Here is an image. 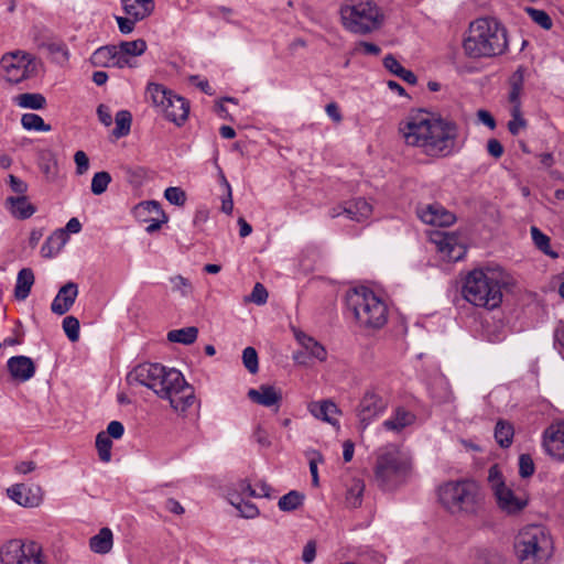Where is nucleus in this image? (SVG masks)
<instances>
[{
	"label": "nucleus",
	"instance_id": "nucleus-52",
	"mask_svg": "<svg viewBox=\"0 0 564 564\" xmlns=\"http://www.w3.org/2000/svg\"><path fill=\"white\" fill-rule=\"evenodd\" d=\"M63 329L70 341H77L79 338V321L74 316H66L63 319Z\"/></svg>",
	"mask_w": 564,
	"mask_h": 564
},
{
	"label": "nucleus",
	"instance_id": "nucleus-24",
	"mask_svg": "<svg viewBox=\"0 0 564 564\" xmlns=\"http://www.w3.org/2000/svg\"><path fill=\"white\" fill-rule=\"evenodd\" d=\"M7 366L12 378L22 382L30 380L35 373V365L26 356L9 358Z\"/></svg>",
	"mask_w": 564,
	"mask_h": 564
},
{
	"label": "nucleus",
	"instance_id": "nucleus-27",
	"mask_svg": "<svg viewBox=\"0 0 564 564\" xmlns=\"http://www.w3.org/2000/svg\"><path fill=\"white\" fill-rule=\"evenodd\" d=\"M123 12L134 18V20H144L154 10V0H121Z\"/></svg>",
	"mask_w": 564,
	"mask_h": 564
},
{
	"label": "nucleus",
	"instance_id": "nucleus-13",
	"mask_svg": "<svg viewBox=\"0 0 564 564\" xmlns=\"http://www.w3.org/2000/svg\"><path fill=\"white\" fill-rule=\"evenodd\" d=\"M524 69L518 67L510 77L509 102L511 104V120L508 122V130L512 135H518L521 130L525 129L528 121L522 116L520 96L523 89Z\"/></svg>",
	"mask_w": 564,
	"mask_h": 564
},
{
	"label": "nucleus",
	"instance_id": "nucleus-37",
	"mask_svg": "<svg viewBox=\"0 0 564 564\" xmlns=\"http://www.w3.org/2000/svg\"><path fill=\"white\" fill-rule=\"evenodd\" d=\"M19 107L25 109L39 110L46 106V99L39 93H24L15 97Z\"/></svg>",
	"mask_w": 564,
	"mask_h": 564
},
{
	"label": "nucleus",
	"instance_id": "nucleus-39",
	"mask_svg": "<svg viewBox=\"0 0 564 564\" xmlns=\"http://www.w3.org/2000/svg\"><path fill=\"white\" fill-rule=\"evenodd\" d=\"M198 335V329L194 326L174 329L167 333V339L172 343H181L184 345L193 344Z\"/></svg>",
	"mask_w": 564,
	"mask_h": 564
},
{
	"label": "nucleus",
	"instance_id": "nucleus-18",
	"mask_svg": "<svg viewBox=\"0 0 564 564\" xmlns=\"http://www.w3.org/2000/svg\"><path fill=\"white\" fill-rule=\"evenodd\" d=\"M416 213L423 223L432 226L447 227L456 220L455 215L438 203L420 206Z\"/></svg>",
	"mask_w": 564,
	"mask_h": 564
},
{
	"label": "nucleus",
	"instance_id": "nucleus-10",
	"mask_svg": "<svg viewBox=\"0 0 564 564\" xmlns=\"http://www.w3.org/2000/svg\"><path fill=\"white\" fill-rule=\"evenodd\" d=\"M145 95L169 121L180 127L187 120L189 102L184 97L155 83L148 85Z\"/></svg>",
	"mask_w": 564,
	"mask_h": 564
},
{
	"label": "nucleus",
	"instance_id": "nucleus-28",
	"mask_svg": "<svg viewBox=\"0 0 564 564\" xmlns=\"http://www.w3.org/2000/svg\"><path fill=\"white\" fill-rule=\"evenodd\" d=\"M416 420L415 414L404 408H398L393 415L388 420L383 421L382 426L387 431L400 433L406 426L412 425Z\"/></svg>",
	"mask_w": 564,
	"mask_h": 564
},
{
	"label": "nucleus",
	"instance_id": "nucleus-44",
	"mask_svg": "<svg viewBox=\"0 0 564 564\" xmlns=\"http://www.w3.org/2000/svg\"><path fill=\"white\" fill-rule=\"evenodd\" d=\"M365 484L361 480H354L346 492V502L351 508H357L361 505Z\"/></svg>",
	"mask_w": 564,
	"mask_h": 564
},
{
	"label": "nucleus",
	"instance_id": "nucleus-16",
	"mask_svg": "<svg viewBox=\"0 0 564 564\" xmlns=\"http://www.w3.org/2000/svg\"><path fill=\"white\" fill-rule=\"evenodd\" d=\"M90 63L96 67H131L130 57L120 51L117 45H107L97 48L90 56Z\"/></svg>",
	"mask_w": 564,
	"mask_h": 564
},
{
	"label": "nucleus",
	"instance_id": "nucleus-25",
	"mask_svg": "<svg viewBox=\"0 0 564 564\" xmlns=\"http://www.w3.org/2000/svg\"><path fill=\"white\" fill-rule=\"evenodd\" d=\"M308 411L314 417L318 420L327 422L332 425L338 424L336 415L340 413V410L336 403L329 399L311 402L308 404Z\"/></svg>",
	"mask_w": 564,
	"mask_h": 564
},
{
	"label": "nucleus",
	"instance_id": "nucleus-36",
	"mask_svg": "<svg viewBox=\"0 0 564 564\" xmlns=\"http://www.w3.org/2000/svg\"><path fill=\"white\" fill-rule=\"evenodd\" d=\"M304 499L305 496L302 492L291 490L279 499L278 507L283 512H292L303 506Z\"/></svg>",
	"mask_w": 564,
	"mask_h": 564
},
{
	"label": "nucleus",
	"instance_id": "nucleus-1",
	"mask_svg": "<svg viewBox=\"0 0 564 564\" xmlns=\"http://www.w3.org/2000/svg\"><path fill=\"white\" fill-rule=\"evenodd\" d=\"M399 132L406 145L415 147L432 158H445L454 153L458 129L455 122L419 109L399 124Z\"/></svg>",
	"mask_w": 564,
	"mask_h": 564
},
{
	"label": "nucleus",
	"instance_id": "nucleus-57",
	"mask_svg": "<svg viewBox=\"0 0 564 564\" xmlns=\"http://www.w3.org/2000/svg\"><path fill=\"white\" fill-rule=\"evenodd\" d=\"M74 161L76 164V173L78 175L85 174L89 169V159L87 154L79 150L74 154Z\"/></svg>",
	"mask_w": 564,
	"mask_h": 564
},
{
	"label": "nucleus",
	"instance_id": "nucleus-38",
	"mask_svg": "<svg viewBox=\"0 0 564 564\" xmlns=\"http://www.w3.org/2000/svg\"><path fill=\"white\" fill-rule=\"evenodd\" d=\"M229 502L234 506L240 513L241 517L246 519H253L259 516V509L257 506L250 501L243 500V498H239V495H230Z\"/></svg>",
	"mask_w": 564,
	"mask_h": 564
},
{
	"label": "nucleus",
	"instance_id": "nucleus-40",
	"mask_svg": "<svg viewBox=\"0 0 564 564\" xmlns=\"http://www.w3.org/2000/svg\"><path fill=\"white\" fill-rule=\"evenodd\" d=\"M42 45L48 51L56 63L63 64L68 61L69 51L64 42L48 41Z\"/></svg>",
	"mask_w": 564,
	"mask_h": 564
},
{
	"label": "nucleus",
	"instance_id": "nucleus-26",
	"mask_svg": "<svg viewBox=\"0 0 564 564\" xmlns=\"http://www.w3.org/2000/svg\"><path fill=\"white\" fill-rule=\"evenodd\" d=\"M249 399L263 406H272L279 404L282 400V393L272 386L262 384L259 389H250L248 391Z\"/></svg>",
	"mask_w": 564,
	"mask_h": 564
},
{
	"label": "nucleus",
	"instance_id": "nucleus-4",
	"mask_svg": "<svg viewBox=\"0 0 564 564\" xmlns=\"http://www.w3.org/2000/svg\"><path fill=\"white\" fill-rule=\"evenodd\" d=\"M506 284L507 276L501 269H475L466 275L462 293L474 306L495 310L502 302V288Z\"/></svg>",
	"mask_w": 564,
	"mask_h": 564
},
{
	"label": "nucleus",
	"instance_id": "nucleus-34",
	"mask_svg": "<svg viewBox=\"0 0 564 564\" xmlns=\"http://www.w3.org/2000/svg\"><path fill=\"white\" fill-rule=\"evenodd\" d=\"M383 66L393 75L398 76L410 85L416 84V76L413 72L405 69L392 54H388L383 58Z\"/></svg>",
	"mask_w": 564,
	"mask_h": 564
},
{
	"label": "nucleus",
	"instance_id": "nucleus-47",
	"mask_svg": "<svg viewBox=\"0 0 564 564\" xmlns=\"http://www.w3.org/2000/svg\"><path fill=\"white\" fill-rule=\"evenodd\" d=\"M111 183V175L106 171H100L94 174L91 178V193L94 195L104 194L109 184Z\"/></svg>",
	"mask_w": 564,
	"mask_h": 564
},
{
	"label": "nucleus",
	"instance_id": "nucleus-29",
	"mask_svg": "<svg viewBox=\"0 0 564 564\" xmlns=\"http://www.w3.org/2000/svg\"><path fill=\"white\" fill-rule=\"evenodd\" d=\"M6 205L11 214L19 219L30 218L36 210L24 195L18 197H8L6 199Z\"/></svg>",
	"mask_w": 564,
	"mask_h": 564
},
{
	"label": "nucleus",
	"instance_id": "nucleus-11",
	"mask_svg": "<svg viewBox=\"0 0 564 564\" xmlns=\"http://www.w3.org/2000/svg\"><path fill=\"white\" fill-rule=\"evenodd\" d=\"M488 481L498 507L507 514H517L528 506L527 494L508 486L497 466L490 467Z\"/></svg>",
	"mask_w": 564,
	"mask_h": 564
},
{
	"label": "nucleus",
	"instance_id": "nucleus-43",
	"mask_svg": "<svg viewBox=\"0 0 564 564\" xmlns=\"http://www.w3.org/2000/svg\"><path fill=\"white\" fill-rule=\"evenodd\" d=\"M131 121L132 116L128 110L118 111L115 118L116 128L113 129L112 134L118 139L129 134Z\"/></svg>",
	"mask_w": 564,
	"mask_h": 564
},
{
	"label": "nucleus",
	"instance_id": "nucleus-64",
	"mask_svg": "<svg viewBox=\"0 0 564 564\" xmlns=\"http://www.w3.org/2000/svg\"><path fill=\"white\" fill-rule=\"evenodd\" d=\"M9 185L13 192L21 195L28 189L26 183L12 174L9 175Z\"/></svg>",
	"mask_w": 564,
	"mask_h": 564
},
{
	"label": "nucleus",
	"instance_id": "nucleus-60",
	"mask_svg": "<svg viewBox=\"0 0 564 564\" xmlns=\"http://www.w3.org/2000/svg\"><path fill=\"white\" fill-rule=\"evenodd\" d=\"M252 437L261 447L268 448L271 446L269 433L260 425L253 431Z\"/></svg>",
	"mask_w": 564,
	"mask_h": 564
},
{
	"label": "nucleus",
	"instance_id": "nucleus-49",
	"mask_svg": "<svg viewBox=\"0 0 564 564\" xmlns=\"http://www.w3.org/2000/svg\"><path fill=\"white\" fill-rule=\"evenodd\" d=\"M476 564H507L503 556L490 549H481L477 552Z\"/></svg>",
	"mask_w": 564,
	"mask_h": 564
},
{
	"label": "nucleus",
	"instance_id": "nucleus-19",
	"mask_svg": "<svg viewBox=\"0 0 564 564\" xmlns=\"http://www.w3.org/2000/svg\"><path fill=\"white\" fill-rule=\"evenodd\" d=\"M371 213L372 206L365 198L359 197L332 208L329 215L332 218L345 215L348 219L360 223L368 219Z\"/></svg>",
	"mask_w": 564,
	"mask_h": 564
},
{
	"label": "nucleus",
	"instance_id": "nucleus-6",
	"mask_svg": "<svg viewBox=\"0 0 564 564\" xmlns=\"http://www.w3.org/2000/svg\"><path fill=\"white\" fill-rule=\"evenodd\" d=\"M347 308L357 323L367 328H381L388 319L386 303L367 288L356 289L347 294Z\"/></svg>",
	"mask_w": 564,
	"mask_h": 564
},
{
	"label": "nucleus",
	"instance_id": "nucleus-9",
	"mask_svg": "<svg viewBox=\"0 0 564 564\" xmlns=\"http://www.w3.org/2000/svg\"><path fill=\"white\" fill-rule=\"evenodd\" d=\"M438 499L451 512H475L481 501L478 484L470 479L447 481L438 487Z\"/></svg>",
	"mask_w": 564,
	"mask_h": 564
},
{
	"label": "nucleus",
	"instance_id": "nucleus-20",
	"mask_svg": "<svg viewBox=\"0 0 564 564\" xmlns=\"http://www.w3.org/2000/svg\"><path fill=\"white\" fill-rule=\"evenodd\" d=\"M431 240L436 245L437 250L448 258L451 261H458L464 256L463 246L458 243L456 236L444 231H435L431 236Z\"/></svg>",
	"mask_w": 564,
	"mask_h": 564
},
{
	"label": "nucleus",
	"instance_id": "nucleus-58",
	"mask_svg": "<svg viewBox=\"0 0 564 564\" xmlns=\"http://www.w3.org/2000/svg\"><path fill=\"white\" fill-rule=\"evenodd\" d=\"M249 299L251 302L262 305L268 300V291L261 283H256Z\"/></svg>",
	"mask_w": 564,
	"mask_h": 564
},
{
	"label": "nucleus",
	"instance_id": "nucleus-32",
	"mask_svg": "<svg viewBox=\"0 0 564 564\" xmlns=\"http://www.w3.org/2000/svg\"><path fill=\"white\" fill-rule=\"evenodd\" d=\"M68 239V235L65 230L58 229L54 231L43 243L41 253L45 258H52L56 256L61 249L65 246Z\"/></svg>",
	"mask_w": 564,
	"mask_h": 564
},
{
	"label": "nucleus",
	"instance_id": "nucleus-17",
	"mask_svg": "<svg viewBox=\"0 0 564 564\" xmlns=\"http://www.w3.org/2000/svg\"><path fill=\"white\" fill-rule=\"evenodd\" d=\"M387 408V402L375 391H367L357 408V416L366 429L369 423L379 416Z\"/></svg>",
	"mask_w": 564,
	"mask_h": 564
},
{
	"label": "nucleus",
	"instance_id": "nucleus-59",
	"mask_svg": "<svg viewBox=\"0 0 564 564\" xmlns=\"http://www.w3.org/2000/svg\"><path fill=\"white\" fill-rule=\"evenodd\" d=\"M116 21L118 23L119 31L122 34H130L134 30L135 23L140 20H134V18L127 15L116 17Z\"/></svg>",
	"mask_w": 564,
	"mask_h": 564
},
{
	"label": "nucleus",
	"instance_id": "nucleus-53",
	"mask_svg": "<svg viewBox=\"0 0 564 564\" xmlns=\"http://www.w3.org/2000/svg\"><path fill=\"white\" fill-rule=\"evenodd\" d=\"M242 361L250 373H256L259 369L258 354L253 347H246L242 351Z\"/></svg>",
	"mask_w": 564,
	"mask_h": 564
},
{
	"label": "nucleus",
	"instance_id": "nucleus-48",
	"mask_svg": "<svg viewBox=\"0 0 564 564\" xmlns=\"http://www.w3.org/2000/svg\"><path fill=\"white\" fill-rule=\"evenodd\" d=\"M531 237L539 250L553 258L557 257V253L550 250V238L545 234H543L538 227H531Z\"/></svg>",
	"mask_w": 564,
	"mask_h": 564
},
{
	"label": "nucleus",
	"instance_id": "nucleus-62",
	"mask_svg": "<svg viewBox=\"0 0 564 564\" xmlns=\"http://www.w3.org/2000/svg\"><path fill=\"white\" fill-rule=\"evenodd\" d=\"M109 437L115 440H119L122 437L124 433V426L119 421H111L107 426V432H105Z\"/></svg>",
	"mask_w": 564,
	"mask_h": 564
},
{
	"label": "nucleus",
	"instance_id": "nucleus-21",
	"mask_svg": "<svg viewBox=\"0 0 564 564\" xmlns=\"http://www.w3.org/2000/svg\"><path fill=\"white\" fill-rule=\"evenodd\" d=\"M543 446L557 460H564V422L551 425L544 432Z\"/></svg>",
	"mask_w": 564,
	"mask_h": 564
},
{
	"label": "nucleus",
	"instance_id": "nucleus-2",
	"mask_svg": "<svg viewBox=\"0 0 564 564\" xmlns=\"http://www.w3.org/2000/svg\"><path fill=\"white\" fill-rule=\"evenodd\" d=\"M127 381L151 389L159 398L169 400L177 412H185L196 400L194 388L186 382L182 372L161 364L143 362L135 366L128 373Z\"/></svg>",
	"mask_w": 564,
	"mask_h": 564
},
{
	"label": "nucleus",
	"instance_id": "nucleus-46",
	"mask_svg": "<svg viewBox=\"0 0 564 564\" xmlns=\"http://www.w3.org/2000/svg\"><path fill=\"white\" fill-rule=\"evenodd\" d=\"M126 57L129 56H139L143 54L147 50V43L142 39H138L134 41H123L119 45H117Z\"/></svg>",
	"mask_w": 564,
	"mask_h": 564
},
{
	"label": "nucleus",
	"instance_id": "nucleus-3",
	"mask_svg": "<svg viewBox=\"0 0 564 564\" xmlns=\"http://www.w3.org/2000/svg\"><path fill=\"white\" fill-rule=\"evenodd\" d=\"M508 47L506 29L495 19L480 18L469 24L463 50L469 58L501 55Z\"/></svg>",
	"mask_w": 564,
	"mask_h": 564
},
{
	"label": "nucleus",
	"instance_id": "nucleus-50",
	"mask_svg": "<svg viewBox=\"0 0 564 564\" xmlns=\"http://www.w3.org/2000/svg\"><path fill=\"white\" fill-rule=\"evenodd\" d=\"M524 11L528 13L531 20L542 29L550 30L552 28V19L544 10L527 7Z\"/></svg>",
	"mask_w": 564,
	"mask_h": 564
},
{
	"label": "nucleus",
	"instance_id": "nucleus-7",
	"mask_svg": "<svg viewBox=\"0 0 564 564\" xmlns=\"http://www.w3.org/2000/svg\"><path fill=\"white\" fill-rule=\"evenodd\" d=\"M520 564H546L552 556L553 541L541 525L523 528L514 543Z\"/></svg>",
	"mask_w": 564,
	"mask_h": 564
},
{
	"label": "nucleus",
	"instance_id": "nucleus-56",
	"mask_svg": "<svg viewBox=\"0 0 564 564\" xmlns=\"http://www.w3.org/2000/svg\"><path fill=\"white\" fill-rule=\"evenodd\" d=\"M364 53L367 55H379L381 52V48L373 43L366 42V41H359L356 43L352 54Z\"/></svg>",
	"mask_w": 564,
	"mask_h": 564
},
{
	"label": "nucleus",
	"instance_id": "nucleus-63",
	"mask_svg": "<svg viewBox=\"0 0 564 564\" xmlns=\"http://www.w3.org/2000/svg\"><path fill=\"white\" fill-rule=\"evenodd\" d=\"M315 556H316V543L314 541H308L303 549L302 560L306 564H310L315 560Z\"/></svg>",
	"mask_w": 564,
	"mask_h": 564
},
{
	"label": "nucleus",
	"instance_id": "nucleus-22",
	"mask_svg": "<svg viewBox=\"0 0 564 564\" xmlns=\"http://www.w3.org/2000/svg\"><path fill=\"white\" fill-rule=\"evenodd\" d=\"M7 494L13 501L23 507H36L42 500L39 486L29 487L24 484H17L8 488Z\"/></svg>",
	"mask_w": 564,
	"mask_h": 564
},
{
	"label": "nucleus",
	"instance_id": "nucleus-54",
	"mask_svg": "<svg viewBox=\"0 0 564 564\" xmlns=\"http://www.w3.org/2000/svg\"><path fill=\"white\" fill-rule=\"evenodd\" d=\"M167 202L176 206H183L186 202V194L181 187H167L164 192Z\"/></svg>",
	"mask_w": 564,
	"mask_h": 564
},
{
	"label": "nucleus",
	"instance_id": "nucleus-23",
	"mask_svg": "<svg viewBox=\"0 0 564 564\" xmlns=\"http://www.w3.org/2000/svg\"><path fill=\"white\" fill-rule=\"evenodd\" d=\"M78 295V285L74 282H67L63 285L52 302L51 310L57 315H64L73 306Z\"/></svg>",
	"mask_w": 564,
	"mask_h": 564
},
{
	"label": "nucleus",
	"instance_id": "nucleus-51",
	"mask_svg": "<svg viewBox=\"0 0 564 564\" xmlns=\"http://www.w3.org/2000/svg\"><path fill=\"white\" fill-rule=\"evenodd\" d=\"M230 495H239V498H242L243 496L257 498L258 491L251 486L249 480L240 479L234 484L232 491L228 494V498H230Z\"/></svg>",
	"mask_w": 564,
	"mask_h": 564
},
{
	"label": "nucleus",
	"instance_id": "nucleus-55",
	"mask_svg": "<svg viewBox=\"0 0 564 564\" xmlns=\"http://www.w3.org/2000/svg\"><path fill=\"white\" fill-rule=\"evenodd\" d=\"M535 467L532 457L529 454H521L519 456V475L522 478L531 477L534 474Z\"/></svg>",
	"mask_w": 564,
	"mask_h": 564
},
{
	"label": "nucleus",
	"instance_id": "nucleus-33",
	"mask_svg": "<svg viewBox=\"0 0 564 564\" xmlns=\"http://www.w3.org/2000/svg\"><path fill=\"white\" fill-rule=\"evenodd\" d=\"M34 283V273L30 268H23L19 271L14 288V295L18 300H25Z\"/></svg>",
	"mask_w": 564,
	"mask_h": 564
},
{
	"label": "nucleus",
	"instance_id": "nucleus-15",
	"mask_svg": "<svg viewBox=\"0 0 564 564\" xmlns=\"http://www.w3.org/2000/svg\"><path fill=\"white\" fill-rule=\"evenodd\" d=\"M294 337L302 347L301 350L295 351L293 355V359L296 364L306 366L313 358L319 361L326 359L327 351L325 347L315 338L299 329H294Z\"/></svg>",
	"mask_w": 564,
	"mask_h": 564
},
{
	"label": "nucleus",
	"instance_id": "nucleus-41",
	"mask_svg": "<svg viewBox=\"0 0 564 564\" xmlns=\"http://www.w3.org/2000/svg\"><path fill=\"white\" fill-rule=\"evenodd\" d=\"M21 124L25 130L47 132L52 127L44 122L43 118L36 113L28 112L22 115Z\"/></svg>",
	"mask_w": 564,
	"mask_h": 564
},
{
	"label": "nucleus",
	"instance_id": "nucleus-12",
	"mask_svg": "<svg viewBox=\"0 0 564 564\" xmlns=\"http://www.w3.org/2000/svg\"><path fill=\"white\" fill-rule=\"evenodd\" d=\"M2 564H45L42 545L35 541L10 540L0 550Z\"/></svg>",
	"mask_w": 564,
	"mask_h": 564
},
{
	"label": "nucleus",
	"instance_id": "nucleus-31",
	"mask_svg": "<svg viewBox=\"0 0 564 564\" xmlns=\"http://www.w3.org/2000/svg\"><path fill=\"white\" fill-rule=\"evenodd\" d=\"M113 545V534L109 528H102L89 540V547L96 554H107Z\"/></svg>",
	"mask_w": 564,
	"mask_h": 564
},
{
	"label": "nucleus",
	"instance_id": "nucleus-45",
	"mask_svg": "<svg viewBox=\"0 0 564 564\" xmlns=\"http://www.w3.org/2000/svg\"><path fill=\"white\" fill-rule=\"evenodd\" d=\"M111 447L112 442L110 437L105 432L98 433L96 436V448L101 462L108 463L111 459Z\"/></svg>",
	"mask_w": 564,
	"mask_h": 564
},
{
	"label": "nucleus",
	"instance_id": "nucleus-42",
	"mask_svg": "<svg viewBox=\"0 0 564 564\" xmlns=\"http://www.w3.org/2000/svg\"><path fill=\"white\" fill-rule=\"evenodd\" d=\"M169 281L172 292L178 293L182 297H188L193 294L194 286L187 278L176 274L170 276Z\"/></svg>",
	"mask_w": 564,
	"mask_h": 564
},
{
	"label": "nucleus",
	"instance_id": "nucleus-61",
	"mask_svg": "<svg viewBox=\"0 0 564 564\" xmlns=\"http://www.w3.org/2000/svg\"><path fill=\"white\" fill-rule=\"evenodd\" d=\"M221 183L225 185L226 187V191H227V198H225L223 200V204H221V210L225 213V214H231L232 212V208H234V202H232V196H231V187H230V184L228 183V181L226 180L225 175L221 174Z\"/></svg>",
	"mask_w": 564,
	"mask_h": 564
},
{
	"label": "nucleus",
	"instance_id": "nucleus-30",
	"mask_svg": "<svg viewBox=\"0 0 564 564\" xmlns=\"http://www.w3.org/2000/svg\"><path fill=\"white\" fill-rule=\"evenodd\" d=\"M139 212H148L149 214H155L158 217L153 218L151 223L147 226L145 231L148 234H153L158 231L162 224L167 221V216L162 210L160 203L151 200L142 203L138 206Z\"/></svg>",
	"mask_w": 564,
	"mask_h": 564
},
{
	"label": "nucleus",
	"instance_id": "nucleus-35",
	"mask_svg": "<svg viewBox=\"0 0 564 564\" xmlns=\"http://www.w3.org/2000/svg\"><path fill=\"white\" fill-rule=\"evenodd\" d=\"M514 436L513 425L506 420H499L495 426V440L502 448H508L512 444Z\"/></svg>",
	"mask_w": 564,
	"mask_h": 564
},
{
	"label": "nucleus",
	"instance_id": "nucleus-8",
	"mask_svg": "<svg viewBox=\"0 0 564 564\" xmlns=\"http://www.w3.org/2000/svg\"><path fill=\"white\" fill-rule=\"evenodd\" d=\"M343 25L355 34L378 30L384 19L381 9L370 0H349L340 8Z\"/></svg>",
	"mask_w": 564,
	"mask_h": 564
},
{
	"label": "nucleus",
	"instance_id": "nucleus-14",
	"mask_svg": "<svg viewBox=\"0 0 564 564\" xmlns=\"http://www.w3.org/2000/svg\"><path fill=\"white\" fill-rule=\"evenodd\" d=\"M31 55L22 51L4 54L0 59L2 77L10 84H18L29 76Z\"/></svg>",
	"mask_w": 564,
	"mask_h": 564
},
{
	"label": "nucleus",
	"instance_id": "nucleus-5",
	"mask_svg": "<svg viewBox=\"0 0 564 564\" xmlns=\"http://www.w3.org/2000/svg\"><path fill=\"white\" fill-rule=\"evenodd\" d=\"M413 469L412 458L395 445L379 448L373 466L375 481L383 490L404 484Z\"/></svg>",
	"mask_w": 564,
	"mask_h": 564
}]
</instances>
